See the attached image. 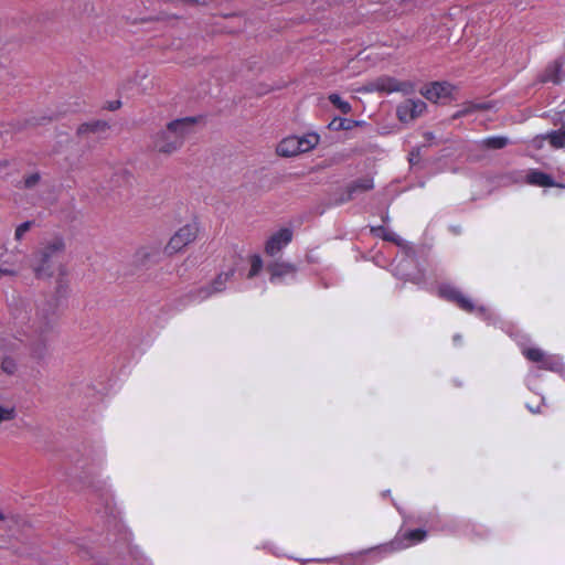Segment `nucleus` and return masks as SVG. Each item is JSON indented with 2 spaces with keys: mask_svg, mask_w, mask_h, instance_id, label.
<instances>
[{
  "mask_svg": "<svg viewBox=\"0 0 565 565\" xmlns=\"http://www.w3.org/2000/svg\"><path fill=\"white\" fill-rule=\"evenodd\" d=\"M57 321V303L46 300L36 306L32 320V335L28 341V351L32 360L41 362L50 352V342Z\"/></svg>",
  "mask_w": 565,
  "mask_h": 565,
  "instance_id": "nucleus-1",
  "label": "nucleus"
},
{
  "mask_svg": "<svg viewBox=\"0 0 565 565\" xmlns=\"http://www.w3.org/2000/svg\"><path fill=\"white\" fill-rule=\"evenodd\" d=\"M196 124L195 117L178 118L167 124L164 129L151 136V149L170 156L180 150Z\"/></svg>",
  "mask_w": 565,
  "mask_h": 565,
  "instance_id": "nucleus-2",
  "label": "nucleus"
},
{
  "mask_svg": "<svg viewBox=\"0 0 565 565\" xmlns=\"http://www.w3.org/2000/svg\"><path fill=\"white\" fill-rule=\"evenodd\" d=\"M427 537V532L423 529H415L408 531L404 539H395L390 543L382 544L363 552L351 554V563L356 565H369L379 562L388 554L409 547L414 544L423 542Z\"/></svg>",
  "mask_w": 565,
  "mask_h": 565,
  "instance_id": "nucleus-3",
  "label": "nucleus"
},
{
  "mask_svg": "<svg viewBox=\"0 0 565 565\" xmlns=\"http://www.w3.org/2000/svg\"><path fill=\"white\" fill-rule=\"evenodd\" d=\"M64 238L55 236L33 253L30 259V266L35 277L39 279L51 278L54 275L55 267L64 254Z\"/></svg>",
  "mask_w": 565,
  "mask_h": 565,
  "instance_id": "nucleus-4",
  "label": "nucleus"
},
{
  "mask_svg": "<svg viewBox=\"0 0 565 565\" xmlns=\"http://www.w3.org/2000/svg\"><path fill=\"white\" fill-rule=\"evenodd\" d=\"M438 294L441 298L449 301L456 302L460 309L476 313L486 321H490L492 313L484 306H476L473 301L466 297L458 288L451 285H441L438 289Z\"/></svg>",
  "mask_w": 565,
  "mask_h": 565,
  "instance_id": "nucleus-5",
  "label": "nucleus"
},
{
  "mask_svg": "<svg viewBox=\"0 0 565 565\" xmlns=\"http://www.w3.org/2000/svg\"><path fill=\"white\" fill-rule=\"evenodd\" d=\"M319 142L317 134L303 136H289L284 138L277 146V153L281 157H294L313 149Z\"/></svg>",
  "mask_w": 565,
  "mask_h": 565,
  "instance_id": "nucleus-6",
  "label": "nucleus"
},
{
  "mask_svg": "<svg viewBox=\"0 0 565 565\" xmlns=\"http://www.w3.org/2000/svg\"><path fill=\"white\" fill-rule=\"evenodd\" d=\"M522 353L527 360L539 363V366L543 370L562 373L565 369L559 355L547 354L540 348H524Z\"/></svg>",
  "mask_w": 565,
  "mask_h": 565,
  "instance_id": "nucleus-7",
  "label": "nucleus"
},
{
  "mask_svg": "<svg viewBox=\"0 0 565 565\" xmlns=\"http://www.w3.org/2000/svg\"><path fill=\"white\" fill-rule=\"evenodd\" d=\"M235 270L233 268H230L226 271L221 273L210 286L201 287L194 291H191L188 296L189 302L198 303L201 301L206 300L207 298L212 297L213 295L220 294L223 290H225L226 282L232 279L234 276Z\"/></svg>",
  "mask_w": 565,
  "mask_h": 565,
  "instance_id": "nucleus-8",
  "label": "nucleus"
},
{
  "mask_svg": "<svg viewBox=\"0 0 565 565\" xmlns=\"http://www.w3.org/2000/svg\"><path fill=\"white\" fill-rule=\"evenodd\" d=\"M369 90L385 94L401 92L409 95L415 92V84L409 81H398L395 77L384 75L372 81L369 85Z\"/></svg>",
  "mask_w": 565,
  "mask_h": 565,
  "instance_id": "nucleus-9",
  "label": "nucleus"
},
{
  "mask_svg": "<svg viewBox=\"0 0 565 565\" xmlns=\"http://www.w3.org/2000/svg\"><path fill=\"white\" fill-rule=\"evenodd\" d=\"M198 232L199 228L195 223L185 224L180 227L169 239L164 247V253L173 255L181 252L185 246L195 241Z\"/></svg>",
  "mask_w": 565,
  "mask_h": 565,
  "instance_id": "nucleus-10",
  "label": "nucleus"
},
{
  "mask_svg": "<svg viewBox=\"0 0 565 565\" xmlns=\"http://www.w3.org/2000/svg\"><path fill=\"white\" fill-rule=\"evenodd\" d=\"M269 281L274 285L289 284L296 280L298 268L289 262H271L267 265Z\"/></svg>",
  "mask_w": 565,
  "mask_h": 565,
  "instance_id": "nucleus-11",
  "label": "nucleus"
},
{
  "mask_svg": "<svg viewBox=\"0 0 565 565\" xmlns=\"http://www.w3.org/2000/svg\"><path fill=\"white\" fill-rule=\"evenodd\" d=\"M456 87L449 82H433L420 90L433 103H445L452 97Z\"/></svg>",
  "mask_w": 565,
  "mask_h": 565,
  "instance_id": "nucleus-12",
  "label": "nucleus"
},
{
  "mask_svg": "<svg viewBox=\"0 0 565 565\" xmlns=\"http://www.w3.org/2000/svg\"><path fill=\"white\" fill-rule=\"evenodd\" d=\"M292 241V231L288 227L274 233L265 244V253L270 257L277 256Z\"/></svg>",
  "mask_w": 565,
  "mask_h": 565,
  "instance_id": "nucleus-13",
  "label": "nucleus"
},
{
  "mask_svg": "<svg viewBox=\"0 0 565 565\" xmlns=\"http://www.w3.org/2000/svg\"><path fill=\"white\" fill-rule=\"evenodd\" d=\"M426 108L422 99H407L397 106L396 115L402 122H409L423 115Z\"/></svg>",
  "mask_w": 565,
  "mask_h": 565,
  "instance_id": "nucleus-14",
  "label": "nucleus"
},
{
  "mask_svg": "<svg viewBox=\"0 0 565 565\" xmlns=\"http://www.w3.org/2000/svg\"><path fill=\"white\" fill-rule=\"evenodd\" d=\"M524 180L527 184L539 188L558 186L551 174L537 169L527 170Z\"/></svg>",
  "mask_w": 565,
  "mask_h": 565,
  "instance_id": "nucleus-15",
  "label": "nucleus"
},
{
  "mask_svg": "<svg viewBox=\"0 0 565 565\" xmlns=\"http://www.w3.org/2000/svg\"><path fill=\"white\" fill-rule=\"evenodd\" d=\"M563 66V58L555 60L554 62L548 64L544 72L541 74L540 81L542 83L559 84L564 77Z\"/></svg>",
  "mask_w": 565,
  "mask_h": 565,
  "instance_id": "nucleus-16",
  "label": "nucleus"
},
{
  "mask_svg": "<svg viewBox=\"0 0 565 565\" xmlns=\"http://www.w3.org/2000/svg\"><path fill=\"white\" fill-rule=\"evenodd\" d=\"M372 234H374L377 237L383 238L384 241L395 243L399 247H406L407 243L404 241L401 236H398L396 233L390 231L383 225L380 226H373L371 227Z\"/></svg>",
  "mask_w": 565,
  "mask_h": 565,
  "instance_id": "nucleus-17",
  "label": "nucleus"
},
{
  "mask_svg": "<svg viewBox=\"0 0 565 565\" xmlns=\"http://www.w3.org/2000/svg\"><path fill=\"white\" fill-rule=\"evenodd\" d=\"M373 186H374V183H373L372 179H369V178L359 179L348 186V196L345 199H343L342 202L352 199L356 192L369 191V190L373 189Z\"/></svg>",
  "mask_w": 565,
  "mask_h": 565,
  "instance_id": "nucleus-18",
  "label": "nucleus"
},
{
  "mask_svg": "<svg viewBox=\"0 0 565 565\" xmlns=\"http://www.w3.org/2000/svg\"><path fill=\"white\" fill-rule=\"evenodd\" d=\"M109 128L108 124L105 120H93L89 122H84L78 126L77 135L82 136L88 132H98L105 131Z\"/></svg>",
  "mask_w": 565,
  "mask_h": 565,
  "instance_id": "nucleus-19",
  "label": "nucleus"
},
{
  "mask_svg": "<svg viewBox=\"0 0 565 565\" xmlns=\"http://www.w3.org/2000/svg\"><path fill=\"white\" fill-rule=\"evenodd\" d=\"M509 138L504 136H491L482 139L480 145L489 149H502L509 145Z\"/></svg>",
  "mask_w": 565,
  "mask_h": 565,
  "instance_id": "nucleus-20",
  "label": "nucleus"
},
{
  "mask_svg": "<svg viewBox=\"0 0 565 565\" xmlns=\"http://www.w3.org/2000/svg\"><path fill=\"white\" fill-rule=\"evenodd\" d=\"M546 137L553 148H563L565 146V127L561 130L551 131Z\"/></svg>",
  "mask_w": 565,
  "mask_h": 565,
  "instance_id": "nucleus-21",
  "label": "nucleus"
},
{
  "mask_svg": "<svg viewBox=\"0 0 565 565\" xmlns=\"http://www.w3.org/2000/svg\"><path fill=\"white\" fill-rule=\"evenodd\" d=\"M249 264H250V268L246 275V278L253 279L262 271V269L264 267V262L259 255L255 254L249 257Z\"/></svg>",
  "mask_w": 565,
  "mask_h": 565,
  "instance_id": "nucleus-22",
  "label": "nucleus"
},
{
  "mask_svg": "<svg viewBox=\"0 0 565 565\" xmlns=\"http://www.w3.org/2000/svg\"><path fill=\"white\" fill-rule=\"evenodd\" d=\"M330 103L335 106L342 114H349L352 110L351 105L341 98L339 94H331L329 96Z\"/></svg>",
  "mask_w": 565,
  "mask_h": 565,
  "instance_id": "nucleus-23",
  "label": "nucleus"
},
{
  "mask_svg": "<svg viewBox=\"0 0 565 565\" xmlns=\"http://www.w3.org/2000/svg\"><path fill=\"white\" fill-rule=\"evenodd\" d=\"M329 126L334 130H349L353 126V120L347 118H334Z\"/></svg>",
  "mask_w": 565,
  "mask_h": 565,
  "instance_id": "nucleus-24",
  "label": "nucleus"
},
{
  "mask_svg": "<svg viewBox=\"0 0 565 565\" xmlns=\"http://www.w3.org/2000/svg\"><path fill=\"white\" fill-rule=\"evenodd\" d=\"M17 415L14 406H3L0 404V424L2 422L12 420Z\"/></svg>",
  "mask_w": 565,
  "mask_h": 565,
  "instance_id": "nucleus-25",
  "label": "nucleus"
},
{
  "mask_svg": "<svg viewBox=\"0 0 565 565\" xmlns=\"http://www.w3.org/2000/svg\"><path fill=\"white\" fill-rule=\"evenodd\" d=\"M1 369L7 374H13L17 371V363L14 359L4 356L1 362Z\"/></svg>",
  "mask_w": 565,
  "mask_h": 565,
  "instance_id": "nucleus-26",
  "label": "nucleus"
},
{
  "mask_svg": "<svg viewBox=\"0 0 565 565\" xmlns=\"http://www.w3.org/2000/svg\"><path fill=\"white\" fill-rule=\"evenodd\" d=\"M33 224H34V222H32V221H26V222L21 223L15 228V233H14L15 239L21 241L23 238L24 234L28 231H30V228L32 227Z\"/></svg>",
  "mask_w": 565,
  "mask_h": 565,
  "instance_id": "nucleus-27",
  "label": "nucleus"
},
{
  "mask_svg": "<svg viewBox=\"0 0 565 565\" xmlns=\"http://www.w3.org/2000/svg\"><path fill=\"white\" fill-rule=\"evenodd\" d=\"M18 274V269L13 267V263L8 259L4 260L3 265L0 266V277L2 276H15Z\"/></svg>",
  "mask_w": 565,
  "mask_h": 565,
  "instance_id": "nucleus-28",
  "label": "nucleus"
},
{
  "mask_svg": "<svg viewBox=\"0 0 565 565\" xmlns=\"http://www.w3.org/2000/svg\"><path fill=\"white\" fill-rule=\"evenodd\" d=\"M100 498H102V500L105 502V507H104V510H105V511H104V512H105L106 514H108V513H109V514H111V513H113V508H111V505H110V500H111V495H110V493H108V491H107V492H105V493H102V494H100Z\"/></svg>",
  "mask_w": 565,
  "mask_h": 565,
  "instance_id": "nucleus-29",
  "label": "nucleus"
},
{
  "mask_svg": "<svg viewBox=\"0 0 565 565\" xmlns=\"http://www.w3.org/2000/svg\"><path fill=\"white\" fill-rule=\"evenodd\" d=\"M487 108V105L486 104H476V105H472L470 108H467V109H462L460 111H458L455 117H460V116H463L466 114H468L470 110L472 109H486Z\"/></svg>",
  "mask_w": 565,
  "mask_h": 565,
  "instance_id": "nucleus-30",
  "label": "nucleus"
},
{
  "mask_svg": "<svg viewBox=\"0 0 565 565\" xmlns=\"http://www.w3.org/2000/svg\"><path fill=\"white\" fill-rule=\"evenodd\" d=\"M40 180V175L38 173H33L31 175H29L28 178H25L24 180V185L26 188H31L33 185H35Z\"/></svg>",
  "mask_w": 565,
  "mask_h": 565,
  "instance_id": "nucleus-31",
  "label": "nucleus"
},
{
  "mask_svg": "<svg viewBox=\"0 0 565 565\" xmlns=\"http://www.w3.org/2000/svg\"><path fill=\"white\" fill-rule=\"evenodd\" d=\"M3 345H4L6 351H14L19 347V341L6 340Z\"/></svg>",
  "mask_w": 565,
  "mask_h": 565,
  "instance_id": "nucleus-32",
  "label": "nucleus"
},
{
  "mask_svg": "<svg viewBox=\"0 0 565 565\" xmlns=\"http://www.w3.org/2000/svg\"><path fill=\"white\" fill-rule=\"evenodd\" d=\"M150 256V253L148 252L147 248L142 247L140 249H138V252L136 253V257L140 260L147 258Z\"/></svg>",
  "mask_w": 565,
  "mask_h": 565,
  "instance_id": "nucleus-33",
  "label": "nucleus"
},
{
  "mask_svg": "<svg viewBox=\"0 0 565 565\" xmlns=\"http://www.w3.org/2000/svg\"><path fill=\"white\" fill-rule=\"evenodd\" d=\"M547 139L546 135L545 136H537L536 138L533 139V146L535 148H541L543 142Z\"/></svg>",
  "mask_w": 565,
  "mask_h": 565,
  "instance_id": "nucleus-34",
  "label": "nucleus"
},
{
  "mask_svg": "<svg viewBox=\"0 0 565 565\" xmlns=\"http://www.w3.org/2000/svg\"><path fill=\"white\" fill-rule=\"evenodd\" d=\"M121 102L120 100H113L107 104V109L109 110H117L120 108Z\"/></svg>",
  "mask_w": 565,
  "mask_h": 565,
  "instance_id": "nucleus-35",
  "label": "nucleus"
},
{
  "mask_svg": "<svg viewBox=\"0 0 565 565\" xmlns=\"http://www.w3.org/2000/svg\"><path fill=\"white\" fill-rule=\"evenodd\" d=\"M526 408H527L531 413H533V414L540 413V407H536V408H535V406H531V405H529V404H527V405H526Z\"/></svg>",
  "mask_w": 565,
  "mask_h": 565,
  "instance_id": "nucleus-36",
  "label": "nucleus"
},
{
  "mask_svg": "<svg viewBox=\"0 0 565 565\" xmlns=\"http://www.w3.org/2000/svg\"><path fill=\"white\" fill-rule=\"evenodd\" d=\"M460 340H461V337H460L459 334H456V335L454 337V341H455V342H458V341H460Z\"/></svg>",
  "mask_w": 565,
  "mask_h": 565,
  "instance_id": "nucleus-37",
  "label": "nucleus"
},
{
  "mask_svg": "<svg viewBox=\"0 0 565 565\" xmlns=\"http://www.w3.org/2000/svg\"><path fill=\"white\" fill-rule=\"evenodd\" d=\"M411 156H413V158H409V161L413 163V159H416V156H414V152H411Z\"/></svg>",
  "mask_w": 565,
  "mask_h": 565,
  "instance_id": "nucleus-38",
  "label": "nucleus"
},
{
  "mask_svg": "<svg viewBox=\"0 0 565 565\" xmlns=\"http://www.w3.org/2000/svg\"><path fill=\"white\" fill-rule=\"evenodd\" d=\"M411 156H413V158H409V161L413 163V159H416V156H414V152H411Z\"/></svg>",
  "mask_w": 565,
  "mask_h": 565,
  "instance_id": "nucleus-39",
  "label": "nucleus"
},
{
  "mask_svg": "<svg viewBox=\"0 0 565 565\" xmlns=\"http://www.w3.org/2000/svg\"><path fill=\"white\" fill-rule=\"evenodd\" d=\"M411 156H413V158H409V161L413 163V159H416V156H414V152H411Z\"/></svg>",
  "mask_w": 565,
  "mask_h": 565,
  "instance_id": "nucleus-40",
  "label": "nucleus"
},
{
  "mask_svg": "<svg viewBox=\"0 0 565 565\" xmlns=\"http://www.w3.org/2000/svg\"><path fill=\"white\" fill-rule=\"evenodd\" d=\"M383 221L384 222L388 221V215L387 214L383 217Z\"/></svg>",
  "mask_w": 565,
  "mask_h": 565,
  "instance_id": "nucleus-41",
  "label": "nucleus"
},
{
  "mask_svg": "<svg viewBox=\"0 0 565 565\" xmlns=\"http://www.w3.org/2000/svg\"><path fill=\"white\" fill-rule=\"evenodd\" d=\"M390 493V490H386L383 494L387 495Z\"/></svg>",
  "mask_w": 565,
  "mask_h": 565,
  "instance_id": "nucleus-42",
  "label": "nucleus"
}]
</instances>
